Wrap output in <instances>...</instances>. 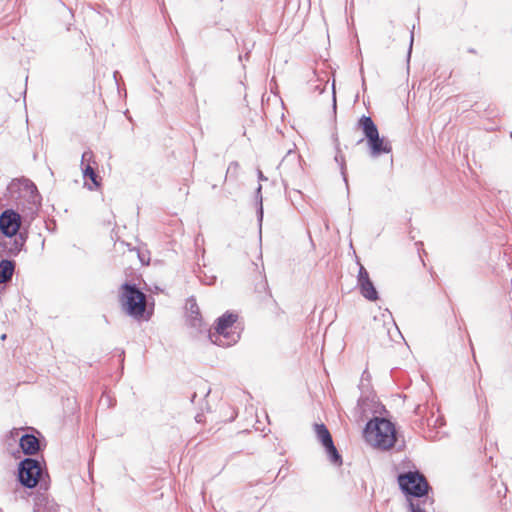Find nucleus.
<instances>
[{"label":"nucleus","mask_w":512,"mask_h":512,"mask_svg":"<svg viewBox=\"0 0 512 512\" xmlns=\"http://www.w3.org/2000/svg\"><path fill=\"white\" fill-rule=\"evenodd\" d=\"M48 490H38L32 493L33 497V512H56L59 505L53 498H50Z\"/></svg>","instance_id":"9b49d317"},{"label":"nucleus","mask_w":512,"mask_h":512,"mask_svg":"<svg viewBox=\"0 0 512 512\" xmlns=\"http://www.w3.org/2000/svg\"><path fill=\"white\" fill-rule=\"evenodd\" d=\"M232 167L237 168V167H238V163H237V162H232V163H230V165H229V167H228V170H227V173H229V171H230V169H231Z\"/></svg>","instance_id":"c85d7f7f"},{"label":"nucleus","mask_w":512,"mask_h":512,"mask_svg":"<svg viewBox=\"0 0 512 512\" xmlns=\"http://www.w3.org/2000/svg\"><path fill=\"white\" fill-rule=\"evenodd\" d=\"M94 154L91 150H86L83 152L82 156H81V167H83L84 165H86L87 163L91 164L94 163L95 164V161H94Z\"/></svg>","instance_id":"aec40b11"},{"label":"nucleus","mask_w":512,"mask_h":512,"mask_svg":"<svg viewBox=\"0 0 512 512\" xmlns=\"http://www.w3.org/2000/svg\"><path fill=\"white\" fill-rule=\"evenodd\" d=\"M359 271L357 275V286L360 294L368 301L375 302L379 299V293L371 280L366 268L358 261Z\"/></svg>","instance_id":"1a4fd4ad"},{"label":"nucleus","mask_w":512,"mask_h":512,"mask_svg":"<svg viewBox=\"0 0 512 512\" xmlns=\"http://www.w3.org/2000/svg\"><path fill=\"white\" fill-rule=\"evenodd\" d=\"M333 110L336 111V95L335 90L333 89Z\"/></svg>","instance_id":"cd10ccee"},{"label":"nucleus","mask_w":512,"mask_h":512,"mask_svg":"<svg viewBox=\"0 0 512 512\" xmlns=\"http://www.w3.org/2000/svg\"><path fill=\"white\" fill-rule=\"evenodd\" d=\"M256 214H257V220H258L259 224L261 225L263 216H264L263 204H257Z\"/></svg>","instance_id":"b1692460"},{"label":"nucleus","mask_w":512,"mask_h":512,"mask_svg":"<svg viewBox=\"0 0 512 512\" xmlns=\"http://www.w3.org/2000/svg\"><path fill=\"white\" fill-rule=\"evenodd\" d=\"M22 428H13L10 432H9V436H8V441L10 439H12L14 442L17 441V437L19 436V433L21 432Z\"/></svg>","instance_id":"5701e85b"},{"label":"nucleus","mask_w":512,"mask_h":512,"mask_svg":"<svg viewBox=\"0 0 512 512\" xmlns=\"http://www.w3.org/2000/svg\"><path fill=\"white\" fill-rule=\"evenodd\" d=\"M120 302L123 311L136 320H149L146 312V294L135 284L124 282L120 287Z\"/></svg>","instance_id":"39448f33"},{"label":"nucleus","mask_w":512,"mask_h":512,"mask_svg":"<svg viewBox=\"0 0 512 512\" xmlns=\"http://www.w3.org/2000/svg\"><path fill=\"white\" fill-rule=\"evenodd\" d=\"M6 196L15 202L24 217H29V223L41 207L42 197L36 185L26 177L13 179L7 186Z\"/></svg>","instance_id":"f03ea898"},{"label":"nucleus","mask_w":512,"mask_h":512,"mask_svg":"<svg viewBox=\"0 0 512 512\" xmlns=\"http://www.w3.org/2000/svg\"><path fill=\"white\" fill-rule=\"evenodd\" d=\"M82 174L84 179L91 181V183H84V186L87 187L88 190H97L101 186V178L91 164L87 163L82 167Z\"/></svg>","instance_id":"2eb2a0df"},{"label":"nucleus","mask_w":512,"mask_h":512,"mask_svg":"<svg viewBox=\"0 0 512 512\" xmlns=\"http://www.w3.org/2000/svg\"><path fill=\"white\" fill-rule=\"evenodd\" d=\"M189 86H190V87H194V80H193V79H191V81H190V83H189Z\"/></svg>","instance_id":"7c9ffc66"},{"label":"nucleus","mask_w":512,"mask_h":512,"mask_svg":"<svg viewBox=\"0 0 512 512\" xmlns=\"http://www.w3.org/2000/svg\"><path fill=\"white\" fill-rule=\"evenodd\" d=\"M405 448V441L402 440L401 443L397 446L398 451H402Z\"/></svg>","instance_id":"bb28decb"},{"label":"nucleus","mask_w":512,"mask_h":512,"mask_svg":"<svg viewBox=\"0 0 512 512\" xmlns=\"http://www.w3.org/2000/svg\"><path fill=\"white\" fill-rule=\"evenodd\" d=\"M187 310L189 311L188 314V324L195 328L197 331H202L203 326V319L199 310V307L196 303V300L194 298H190L187 301Z\"/></svg>","instance_id":"4468645a"},{"label":"nucleus","mask_w":512,"mask_h":512,"mask_svg":"<svg viewBox=\"0 0 512 512\" xmlns=\"http://www.w3.org/2000/svg\"><path fill=\"white\" fill-rule=\"evenodd\" d=\"M397 481L408 501L409 512L435 510L432 487L419 470L401 472L397 476Z\"/></svg>","instance_id":"f257e3e1"},{"label":"nucleus","mask_w":512,"mask_h":512,"mask_svg":"<svg viewBox=\"0 0 512 512\" xmlns=\"http://www.w3.org/2000/svg\"><path fill=\"white\" fill-rule=\"evenodd\" d=\"M19 447L25 455H35L43 450V444L32 433H25L19 438Z\"/></svg>","instance_id":"f8f14e48"},{"label":"nucleus","mask_w":512,"mask_h":512,"mask_svg":"<svg viewBox=\"0 0 512 512\" xmlns=\"http://www.w3.org/2000/svg\"><path fill=\"white\" fill-rule=\"evenodd\" d=\"M121 357H122L121 362L123 363V361H124V351H121Z\"/></svg>","instance_id":"2f4dec72"},{"label":"nucleus","mask_w":512,"mask_h":512,"mask_svg":"<svg viewBox=\"0 0 512 512\" xmlns=\"http://www.w3.org/2000/svg\"><path fill=\"white\" fill-rule=\"evenodd\" d=\"M323 448L331 464L335 466H340L342 464V456L338 452L333 441L324 446Z\"/></svg>","instance_id":"a211bd4d"},{"label":"nucleus","mask_w":512,"mask_h":512,"mask_svg":"<svg viewBox=\"0 0 512 512\" xmlns=\"http://www.w3.org/2000/svg\"><path fill=\"white\" fill-rule=\"evenodd\" d=\"M510 137L512 138V132H510Z\"/></svg>","instance_id":"e433bc0d"},{"label":"nucleus","mask_w":512,"mask_h":512,"mask_svg":"<svg viewBox=\"0 0 512 512\" xmlns=\"http://www.w3.org/2000/svg\"><path fill=\"white\" fill-rule=\"evenodd\" d=\"M237 318L238 315L236 313L229 311L218 317L214 331H209L208 334V338L211 343L221 347H229L237 343L240 338L239 333L228 332V329L234 325V323L237 321Z\"/></svg>","instance_id":"0eeeda50"},{"label":"nucleus","mask_w":512,"mask_h":512,"mask_svg":"<svg viewBox=\"0 0 512 512\" xmlns=\"http://www.w3.org/2000/svg\"><path fill=\"white\" fill-rule=\"evenodd\" d=\"M366 406H368V398L360 397L358 399L357 408L360 410L361 414H365Z\"/></svg>","instance_id":"412c9836"},{"label":"nucleus","mask_w":512,"mask_h":512,"mask_svg":"<svg viewBox=\"0 0 512 512\" xmlns=\"http://www.w3.org/2000/svg\"><path fill=\"white\" fill-rule=\"evenodd\" d=\"M335 161L337 163H339L340 165V171H341V175L343 177V180L346 184V188H347V191L349 192V184H348V177H347V172H346V164H345V159H344V156L337 153L336 156H335Z\"/></svg>","instance_id":"6ab92c4d"},{"label":"nucleus","mask_w":512,"mask_h":512,"mask_svg":"<svg viewBox=\"0 0 512 512\" xmlns=\"http://www.w3.org/2000/svg\"><path fill=\"white\" fill-rule=\"evenodd\" d=\"M196 396H197V394H196V393H194V394H193V396H192V401H194V399H195V397H196Z\"/></svg>","instance_id":"f704fd0d"},{"label":"nucleus","mask_w":512,"mask_h":512,"mask_svg":"<svg viewBox=\"0 0 512 512\" xmlns=\"http://www.w3.org/2000/svg\"><path fill=\"white\" fill-rule=\"evenodd\" d=\"M278 169L281 174H288L290 171H300V156L295 151L289 150L279 163Z\"/></svg>","instance_id":"ddd939ff"},{"label":"nucleus","mask_w":512,"mask_h":512,"mask_svg":"<svg viewBox=\"0 0 512 512\" xmlns=\"http://www.w3.org/2000/svg\"><path fill=\"white\" fill-rule=\"evenodd\" d=\"M255 201L257 204H263V198H262V185L259 184L258 187L255 190Z\"/></svg>","instance_id":"4be33fe9"},{"label":"nucleus","mask_w":512,"mask_h":512,"mask_svg":"<svg viewBox=\"0 0 512 512\" xmlns=\"http://www.w3.org/2000/svg\"><path fill=\"white\" fill-rule=\"evenodd\" d=\"M258 179L260 181H267V177L264 176V174L261 170H258Z\"/></svg>","instance_id":"a878e982"},{"label":"nucleus","mask_w":512,"mask_h":512,"mask_svg":"<svg viewBox=\"0 0 512 512\" xmlns=\"http://www.w3.org/2000/svg\"><path fill=\"white\" fill-rule=\"evenodd\" d=\"M5 338H6V334H3V335L1 336V339H2V340H4Z\"/></svg>","instance_id":"c9c22d12"},{"label":"nucleus","mask_w":512,"mask_h":512,"mask_svg":"<svg viewBox=\"0 0 512 512\" xmlns=\"http://www.w3.org/2000/svg\"><path fill=\"white\" fill-rule=\"evenodd\" d=\"M249 54H250V51H248V52L246 53V55H245V58H246V59H248Z\"/></svg>","instance_id":"72a5a7b5"},{"label":"nucleus","mask_w":512,"mask_h":512,"mask_svg":"<svg viewBox=\"0 0 512 512\" xmlns=\"http://www.w3.org/2000/svg\"><path fill=\"white\" fill-rule=\"evenodd\" d=\"M15 262L9 259L0 260V283H5L12 278Z\"/></svg>","instance_id":"f3484780"},{"label":"nucleus","mask_w":512,"mask_h":512,"mask_svg":"<svg viewBox=\"0 0 512 512\" xmlns=\"http://www.w3.org/2000/svg\"><path fill=\"white\" fill-rule=\"evenodd\" d=\"M22 220L29 221V217H24L14 209H5L0 214V234L4 236H15L16 234L27 233V231H21Z\"/></svg>","instance_id":"6e6552de"},{"label":"nucleus","mask_w":512,"mask_h":512,"mask_svg":"<svg viewBox=\"0 0 512 512\" xmlns=\"http://www.w3.org/2000/svg\"><path fill=\"white\" fill-rule=\"evenodd\" d=\"M28 233L16 234L15 236H4L0 234V248L8 256H16L23 249Z\"/></svg>","instance_id":"9d476101"},{"label":"nucleus","mask_w":512,"mask_h":512,"mask_svg":"<svg viewBox=\"0 0 512 512\" xmlns=\"http://www.w3.org/2000/svg\"><path fill=\"white\" fill-rule=\"evenodd\" d=\"M215 280H216V277H213V278H212V281H210L208 284H212V283H214V282H215Z\"/></svg>","instance_id":"473e14b6"},{"label":"nucleus","mask_w":512,"mask_h":512,"mask_svg":"<svg viewBox=\"0 0 512 512\" xmlns=\"http://www.w3.org/2000/svg\"><path fill=\"white\" fill-rule=\"evenodd\" d=\"M17 480L28 489L48 490L50 487V477L43 459L38 460L33 457L22 459L17 468Z\"/></svg>","instance_id":"20e7f679"},{"label":"nucleus","mask_w":512,"mask_h":512,"mask_svg":"<svg viewBox=\"0 0 512 512\" xmlns=\"http://www.w3.org/2000/svg\"><path fill=\"white\" fill-rule=\"evenodd\" d=\"M314 432L316 434L317 440L323 447L333 441L331 433L324 423H315Z\"/></svg>","instance_id":"dca6fc26"},{"label":"nucleus","mask_w":512,"mask_h":512,"mask_svg":"<svg viewBox=\"0 0 512 512\" xmlns=\"http://www.w3.org/2000/svg\"><path fill=\"white\" fill-rule=\"evenodd\" d=\"M356 126L364 136L358 141V144L366 140L371 157L376 158L392 152L391 142L385 136H380L378 127L370 116L362 115Z\"/></svg>","instance_id":"423d86ee"},{"label":"nucleus","mask_w":512,"mask_h":512,"mask_svg":"<svg viewBox=\"0 0 512 512\" xmlns=\"http://www.w3.org/2000/svg\"><path fill=\"white\" fill-rule=\"evenodd\" d=\"M363 436L369 444L382 451H388L399 443L395 423L379 416H374L367 421Z\"/></svg>","instance_id":"7ed1b4c3"},{"label":"nucleus","mask_w":512,"mask_h":512,"mask_svg":"<svg viewBox=\"0 0 512 512\" xmlns=\"http://www.w3.org/2000/svg\"><path fill=\"white\" fill-rule=\"evenodd\" d=\"M415 413L416 414H419L420 413V406H417L416 409H415Z\"/></svg>","instance_id":"c756f323"},{"label":"nucleus","mask_w":512,"mask_h":512,"mask_svg":"<svg viewBox=\"0 0 512 512\" xmlns=\"http://www.w3.org/2000/svg\"><path fill=\"white\" fill-rule=\"evenodd\" d=\"M413 41H414V31L412 30L410 33V44H409L408 55H407L408 60L410 59V56H411Z\"/></svg>","instance_id":"393cba45"}]
</instances>
